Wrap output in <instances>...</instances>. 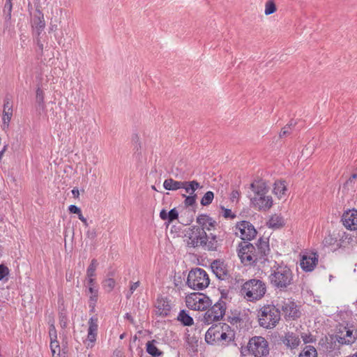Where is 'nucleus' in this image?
Segmentation results:
<instances>
[{
  "instance_id": "1",
  "label": "nucleus",
  "mask_w": 357,
  "mask_h": 357,
  "mask_svg": "<svg viewBox=\"0 0 357 357\" xmlns=\"http://www.w3.org/2000/svg\"><path fill=\"white\" fill-rule=\"evenodd\" d=\"M269 252L268 241L260 238L256 247L248 241L239 243L238 255L245 266L252 265L262 259Z\"/></svg>"
},
{
  "instance_id": "2",
  "label": "nucleus",
  "mask_w": 357,
  "mask_h": 357,
  "mask_svg": "<svg viewBox=\"0 0 357 357\" xmlns=\"http://www.w3.org/2000/svg\"><path fill=\"white\" fill-rule=\"evenodd\" d=\"M254 195L250 198L251 205L259 211H267L273 206V199L268 195V187L266 182L259 180L250 184Z\"/></svg>"
},
{
  "instance_id": "3",
  "label": "nucleus",
  "mask_w": 357,
  "mask_h": 357,
  "mask_svg": "<svg viewBox=\"0 0 357 357\" xmlns=\"http://www.w3.org/2000/svg\"><path fill=\"white\" fill-rule=\"evenodd\" d=\"M271 283L278 288H286L292 281V273L287 266H275L269 276Z\"/></svg>"
},
{
  "instance_id": "4",
  "label": "nucleus",
  "mask_w": 357,
  "mask_h": 357,
  "mask_svg": "<svg viewBox=\"0 0 357 357\" xmlns=\"http://www.w3.org/2000/svg\"><path fill=\"white\" fill-rule=\"evenodd\" d=\"M241 293L250 301L259 300L266 293V285L261 280H250L243 285Z\"/></svg>"
},
{
  "instance_id": "5",
  "label": "nucleus",
  "mask_w": 357,
  "mask_h": 357,
  "mask_svg": "<svg viewBox=\"0 0 357 357\" xmlns=\"http://www.w3.org/2000/svg\"><path fill=\"white\" fill-rule=\"evenodd\" d=\"M280 319V312L275 306L263 307L259 314V322L261 326L272 328Z\"/></svg>"
},
{
  "instance_id": "6",
  "label": "nucleus",
  "mask_w": 357,
  "mask_h": 357,
  "mask_svg": "<svg viewBox=\"0 0 357 357\" xmlns=\"http://www.w3.org/2000/svg\"><path fill=\"white\" fill-rule=\"evenodd\" d=\"M210 280L206 272L202 268H195L189 272L187 284L195 290H202L209 284Z\"/></svg>"
},
{
  "instance_id": "7",
  "label": "nucleus",
  "mask_w": 357,
  "mask_h": 357,
  "mask_svg": "<svg viewBox=\"0 0 357 357\" xmlns=\"http://www.w3.org/2000/svg\"><path fill=\"white\" fill-rule=\"evenodd\" d=\"M248 349L255 357H266L269 354L268 343L263 336H253L250 338Z\"/></svg>"
},
{
  "instance_id": "8",
  "label": "nucleus",
  "mask_w": 357,
  "mask_h": 357,
  "mask_svg": "<svg viewBox=\"0 0 357 357\" xmlns=\"http://www.w3.org/2000/svg\"><path fill=\"white\" fill-rule=\"evenodd\" d=\"M185 237L188 246L197 248L203 246L206 239L208 238V235L199 229V227L193 225L185 230Z\"/></svg>"
},
{
  "instance_id": "9",
  "label": "nucleus",
  "mask_w": 357,
  "mask_h": 357,
  "mask_svg": "<svg viewBox=\"0 0 357 357\" xmlns=\"http://www.w3.org/2000/svg\"><path fill=\"white\" fill-rule=\"evenodd\" d=\"M186 305L193 310H206L211 305V301L208 296L203 294L192 293L185 298Z\"/></svg>"
},
{
  "instance_id": "10",
  "label": "nucleus",
  "mask_w": 357,
  "mask_h": 357,
  "mask_svg": "<svg viewBox=\"0 0 357 357\" xmlns=\"http://www.w3.org/2000/svg\"><path fill=\"white\" fill-rule=\"evenodd\" d=\"M163 187L167 190H177L183 188L185 192H192L195 187L202 188L200 184L195 180L191 181H178L173 178L165 179Z\"/></svg>"
},
{
  "instance_id": "11",
  "label": "nucleus",
  "mask_w": 357,
  "mask_h": 357,
  "mask_svg": "<svg viewBox=\"0 0 357 357\" xmlns=\"http://www.w3.org/2000/svg\"><path fill=\"white\" fill-rule=\"evenodd\" d=\"M226 306L223 301L217 302L204 314V321L210 324L214 321H218L222 318L225 313Z\"/></svg>"
},
{
  "instance_id": "12",
  "label": "nucleus",
  "mask_w": 357,
  "mask_h": 357,
  "mask_svg": "<svg viewBox=\"0 0 357 357\" xmlns=\"http://www.w3.org/2000/svg\"><path fill=\"white\" fill-rule=\"evenodd\" d=\"M240 233L243 241H250L257 235V230L254 226L248 221H241L236 225V234Z\"/></svg>"
},
{
  "instance_id": "13",
  "label": "nucleus",
  "mask_w": 357,
  "mask_h": 357,
  "mask_svg": "<svg viewBox=\"0 0 357 357\" xmlns=\"http://www.w3.org/2000/svg\"><path fill=\"white\" fill-rule=\"evenodd\" d=\"M66 13V10L60 7H52L50 12V31L55 32L58 30L59 25L61 23V20Z\"/></svg>"
},
{
  "instance_id": "14",
  "label": "nucleus",
  "mask_w": 357,
  "mask_h": 357,
  "mask_svg": "<svg viewBox=\"0 0 357 357\" xmlns=\"http://www.w3.org/2000/svg\"><path fill=\"white\" fill-rule=\"evenodd\" d=\"M278 305L281 307L282 312L287 318L294 319L301 315L297 305L290 300H285L282 301V304H278Z\"/></svg>"
},
{
  "instance_id": "15",
  "label": "nucleus",
  "mask_w": 357,
  "mask_h": 357,
  "mask_svg": "<svg viewBox=\"0 0 357 357\" xmlns=\"http://www.w3.org/2000/svg\"><path fill=\"white\" fill-rule=\"evenodd\" d=\"M342 221L346 228L350 230L357 229V210H349L343 213Z\"/></svg>"
},
{
  "instance_id": "16",
  "label": "nucleus",
  "mask_w": 357,
  "mask_h": 357,
  "mask_svg": "<svg viewBox=\"0 0 357 357\" xmlns=\"http://www.w3.org/2000/svg\"><path fill=\"white\" fill-rule=\"evenodd\" d=\"M197 227H199V229L206 233L211 230L215 229L216 227V222L211 218L206 215H200L197 218L196 220Z\"/></svg>"
},
{
  "instance_id": "17",
  "label": "nucleus",
  "mask_w": 357,
  "mask_h": 357,
  "mask_svg": "<svg viewBox=\"0 0 357 357\" xmlns=\"http://www.w3.org/2000/svg\"><path fill=\"white\" fill-rule=\"evenodd\" d=\"M211 266L213 273L220 280H225L228 278L229 271L227 265L223 261L215 260Z\"/></svg>"
},
{
  "instance_id": "18",
  "label": "nucleus",
  "mask_w": 357,
  "mask_h": 357,
  "mask_svg": "<svg viewBox=\"0 0 357 357\" xmlns=\"http://www.w3.org/2000/svg\"><path fill=\"white\" fill-rule=\"evenodd\" d=\"M54 343H56L57 348L59 351H58L59 357H66V354L68 353V342L66 336H54V338H51L50 342V349H52V347Z\"/></svg>"
},
{
  "instance_id": "19",
  "label": "nucleus",
  "mask_w": 357,
  "mask_h": 357,
  "mask_svg": "<svg viewBox=\"0 0 357 357\" xmlns=\"http://www.w3.org/2000/svg\"><path fill=\"white\" fill-rule=\"evenodd\" d=\"M318 262V257L314 253L310 255H304L301 260L300 266L306 272L312 271Z\"/></svg>"
},
{
  "instance_id": "20",
  "label": "nucleus",
  "mask_w": 357,
  "mask_h": 357,
  "mask_svg": "<svg viewBox=\"0 0 357 357\" xmlns=\"http://www.w3.org/2000/svg\"><path fill=\"white\" fill-rule=\"evenodd\" d=\"M172 306L170 301L167 298L160 297L157 299L155 303V313L160 316H167Z\"/></svg>"
},
{
  "instance_id": "21",
  "label": "nucleus",
  "mask_w": 357,
  "mask_h": 357,
  "mask_svg": "<svg viewBox=\"0 0 357 357\" xmlns=\"http://www.w3.org/2000/svg\"><path fill=\"white\" fill-rule=\"evenodd\" d=\"M13 116V105L8 98L4 100L3 109V129H8Z\"/></svg>"
},
{
  "instance_id": "22",
  "label": "nucleus",
  "mask_w": 357,
  "mask_h": 357,
  "mask_svg": "<svg viewBox=\"0 0 357 357\" xmlns=\"http://www.w3.org/2000/svg\"><path fill=\"white\" fill-rule=\"evenodd\" d=\"M337 336H324L319 340L321 347L328 351L337 349V344L335 338Z\"/></svg>"
},
{
  "instance_id": "23",
  "label": "nucleus",
  "mask_w": 357,
  "mask_h": 357,
  "mask_svg": "<svg viewBox=\"0 0 357 357\" xmlns=\"http://www.w3.org/2000/svg\"><path fill=\"white\" fill-rule=\"evenodd\" d=\"M205 342L208 344L214 345V344H224V341L228 340L229 342L234 341V336H218L215 338V336H204Z\"/></svg>"
},
{
  "instance_id": "24",
  "label": "nucleus",
  "mask_w": 357,
  "mask_h": 357,
  "mask_svg": "<svg viewBox=\"0 0 357 357\" xmlns=\"http://www.w3.org/2000/svg\"><path fill=\"white\" fill-rule=\"evenodd\" d=\"M287 190L285 181H277L274 183L273 192L279 199L284 198Z\"/></svg>"
},
{
  "instance_id": "25",
  "label": "nucleus",
  "mask_w": 357,
  "mask_h": 357,
  "mask_svg": "<svg viewBox=\"0 0 357 357\" xmlns=\"http://www.w3.org/2000/svg\"><path fill=\"white\" fill-rule=\"evenodd\" d=\"M202 247H206L208 250L215 251L219 247L218 238L216 235L210 234L208 235V238L203 244Z\"/></svg>"
},
{
  "instance_id": "26",
  "label": "nucleus",
  "mask_w": 357,
  "mask_h": 357,
  "mask_svg": "<svg viewBox=\"0 0 357 357\" xmlns=\"http://www.w3.org/2000/svg\"><path fill=\"white\" fill-rule=\"evenodd\" d=\"M73 40V38L69 35L66 29H63L60 35L57 37V43L62 47H67L68 45H71V41Z\"/></svg>"
},
{
  "instance_id": "27",
  "label": "nucleus",
  "mask_w": 357,
  "mask_h": 357,
  "mask_svg": "<svg viewBox=\"0 0 357 357\" xmlns=\"http://www.w3.org/2000/svg\"><path fill=\"white\" fill-rule=\"evenodd\" d=\"M268 227L272 229H279L282 227L284 225V218L280 215H273L267 222Z\"/></svg>"
},
{
  "instance_id": "28",
  "label": "nucleus",
  "mask_w": 357,
  "mask_h": 357,
  "mask_svg": "<svg viewBox=\"0 0 357 357\" xmlns=\"http://www.w3.org/2000/svg\"><path fill=\"white\" fill-rule=\"evenodd\" d=\"M37 13L33 18L32 26L38 31V34H40L45 26V22L43 14L40 10H37Z\"/></svg>"
},
{
  "instance_id": "29",
  "label": "nucleus",
  "mask_w": 357,
  "mask_h": 357,
  "mask_svg": "<svg viewBox=\"0 0 357 357\" xmlns=\"http://www.w3.org/2000/svg\"><path fill=\"white\" fill-rule=\"evenodd\" d=\"M283 343L291 349L296 348L301 341L298 336H284L282 340Z\"/></svg>"
},
{
  "instance_id": "30",
  "label": "nucleus",
  "mask_w": 357,
  "mask_h": 357,
  "mask_svg": "<svg viewBox=\"0 0 357 357\" xmlns=\"http://www.w3.org/2000/svg\"><path fill=\"white\" fill-rule=\"evenodd\" d=\"M199 188L195 187V189L192 192H186L188 195H183V197H185L184 204L185 206H194L196 203V199L197 198V195L195 193V191Z\"/></svg>"
},
{
  "instance_id": "31",
  "label": "nucleus",
  "mask_w": 357,
  "mask_h": 357,
  "mask_svg": "<svg viewBox=\"0 0 357 357\" xmlns=\"http://www.w3.org/2000/svg\"><path fill=\"white\" fill-rule=\"evenodd\" d=\"M187 342L192 351H196L202 344V338L199 336H188Z\"/></svg>"
},
{
  "instance_id": "32",
  "label": "nucleus",
  "mask_w": 357,
  "mask_h": 357,
  "mask_svg": "<svg viewBox=\"0 0 357 357\" xmlns=\"http://www.w3.org/2000/svg\"><path fill=\"white\" fill-rule=\"evenodd\" d=\"M335 340L337 342V349H338L340 345H343V344L351 345V344H352L356 341V337L355 336H337V337H335Z\"/></svg>"
},
{
  "instance_id": "33",
  "label": "nucleus",
  "mask_w": 357,
  "mask_h": 357,
  "mask_svg": "<svg viewBox=\"0 0 357 357\" xmlns=\"http://www.w3.org/2000/svg\"><path fill=\"white\" fill-rule=\"evenodd\" d=\"M155 343V340L149 341L146 343V351L153 357H157L162 354V352L156 347Z\"/></svg>"
},
{
  "instance_id": "34",
  "label": "nucleus",
  "mask_w": 357,
  "mask_h": 357,
  "mask_svg": "<svg viewBox=\"0 0 357 357\" xmlns=\"http://www.w3.org/2000/svg\"><path fill=\"white\" fill-rule=\"evenodd\" d=\"M178 320L185 326H191L193 324L192 318L185 310H181L178 315Z\"/></svg>"
},
{
  "instance_id": "35",
  "label": "nucleus",
  "mask_w": 357,
  "mask_h": 357,
  "mask_svg": "<svg viewBox=\"0 0 357 357\" xmlns=\"http://www.w3.org/2000/svg\"><path fill=\"white\" fill-rule=\"evenodd\" d=\"M299 357H317V352L312 346H306L300 354Z\"/></svg>"
},
{
  "instance_id": "36",
  "label": "nucleus",
  "mask_w": 357,
  "mask_h": 357,
  "mask_svg": "<svg viewBox=\"0 0 357 357\" xmlns=\"http://www.w3.org/2000/svg\"><path fill=\"white\" fill-rule=\"evenodd\" d=\"M277 10L275 3L273 0H268L265 3L264 14L270 15Z\"/></svg>"
},
{
  "instance_id": "37",
  "label": "nucleus",
  "mask_w": 357,
  "mask_h": 357,
  "mask_svg": "<svg viewBox=\"0 0 357 357\" xmlns=\"http://www.w3.org/2000/svg\"><path fill=\"white\" fill-rule=\"evenodd\" d=\"M98 264L96 259H93L91 260L90 265L86 270V278H94L96 276V271Z\"/></svg>"
},
{
  "instance_id": "38",
  "label": "nucleus",
  "mask_w": 357,
  "mask_h": 357,
  "mask_svg": "<svg viewBox=\"0 0 357 357\" xmlns=\"http://www.w3.org/2000/svg\"><path fill=\"white\" fill-rule=\"evenodd\" d=\"M89 293L90 294V296H89L90 305H92V307H93L95 305V303H96V301L98 300V291L97 289H95L93 287H89Z\"/></svg>"
},
{
  "instance_id": "39",
  "label": "nucleus",
  "mask_w": 357,
  "mask_h": 357,
  "mask_svg": "<svg viewBox=\"0 0 357 357\" xmlns=\"http://www.w3.org/2000/svg\"><path fill=\"white\" fill-rule=\"evenodd\" d=\"M214 198V194L211 191H208L204 194V195L202 197L201 199V204L202 206H208L213 202Z\"/></svg>"
},
{
  "instance_id": "40",
  "label": "nucleus",
  "mask_w": 357,
  "mask_h": 357,
  "mask_svg": "<svg viewBox=\"0 0 357 357\" xmlns=\"http://www.w3.org/2000/svg\"><path fill=\"white\" fill-rule=\"evenodd\" d=\"M98 330L97 319L94 320L91 319L89 321V327L88 330V335H94L93 333Z\"/></svg>"
},
{
  "instance_id": "41",
  "label": "nucleus",
  "mask_w": 357,
  "mask_h": 357,
  "mask_svg": "<svg viewBox=\"0 0 357 357\" xmlns=\"http://www.w3.org/2000/svg\"><path fill=\"white\" fill-rule=\"evenodd\" d=\"M36 100L38 105H43L44 104V92L39 87L36 90Z\"/></svg>"
},
{
  "instance_id": "42",
  "label": "nucleus",
  "mask_w": 357,
  "mask_h": 357,
  "mask_svg": "<svg viewBox=\"0 0 357 357\" xmlns=\"http://www.w3.org/2000/svg\"><path fill=\"white\" fill-rule=\"evenodd\" d=\"M231 326H230L229 325L225 324V323H219V324H216V328L221 329L220 335H227V333L231 329Z\"/></svg>"
},
{
  "instance_id": "43",
  "label": "nucleus",
  "mask_w": 357,
  "mask_h": 357,
  "mask_svg": "<svg viewBox=\"0 0 357 357\" xmlns=\"http://www.w3.org/2000/svg\"><path fill=\"white\" fill-rule=\"evenodd\" d=\"M115 280L112 278H107L104 281V286L108 289L109 291H111L115 286Z\"/></svg>"
},
{
  "instance_id": "44",
  "label": "nucleus",
  "mask_w": 357,
  "mask_h": 357,
  "mask_svg": "<svg viewBox=\"0 0 357 357\" xmlns=\"http://www.w3.org/2000/svg\"><path fill=\"white\" fill-rule=\"evenodd\" d=\"M337 330L338 333H346V335H352L354 331L351 330L350 328H348L347 326L340 324L338 326H337Z\"/></svg>"
},
{
  "instance_id": "45",
  "label": "nucleus",
  "mask_w": 357,
  "mask_h": 357,
  "mask_svg": "<svg viewBox=\"0 0 357 357\" xmlns=\"http://www.w3.org/2000/svg\"><path fill=\"white\" fill-rule=\"evenodd\" d=\"M178 217V213L176 208L172 209L168 212V222H172L174 220H176Z\"/></svg>"
},
{
  "instance_id": "46",
  "label": "nucleus",
  "mask_w": 357,
  "mask_h": 357,
  "mask_svg": "<svg viewBox=\"0 0 357 357\" xmlns=\"http://www.w3.org/2000/svg\"><path fill=\"white\" fill-rule=\"evenodd\" d=\"M291 123L284 126L280 132V137H283L289 135L291 131Z\"/></svg>"
},
{
  "instance_id": "47",
  "label": "nucleus",
  "mask_w": 357,
  "mask_h": 357,
  "mask_svg": "<svg viewBox=\"0 0 357 357\" xmlns=\"http://www.w3.org/2000/svg\"><path fill=\"white\" fill-rule=\"evenodd\" d=\"M96 340V336H87L83 342L87 348H91L93 347Z\"/></svg>"
},
{
  "instance_id": "48",
  "label": "nucleus",
  "mask_w": 357,
  "mask_h": 357,
  "mask_svg": "<svg viewBox=\"0 0 357 357\" xmlns=\"http://www.w3.org/2000/svg\"><path fill=\"white\" fill-rule=\"evenodd\" d=\"M4 10H8L7 17L8 20L11 18V11H12V3L11 0H6L4 6Z\"/></svg>"
},
{
  "instance_id": "49",
  "label": "nucleus",
  "mask_w": 357,
  "mask_h": 357,
  "mask_svg": "<svg viewBox=\"0 0 357 357\" xmlns=\"http://www.w3.org/2000/svg\"><path fill=\"white\" fill-rule=\"evenodd\" d=\"M221 334V329H217L216 328V324L210 328L207 332L206 333V335H217Z\"/></svg>"
},
{
  "instance_id": "50",
  "label": "nucleus",
  "mask_w": 357,
  "mask_h": 357,
  "mask_svg": "<svg viewBox=\"0 0 357 357\" xmlns=\"http://www.w3.org/2000/svg\"><path fill=\"white\" fill-rule=\"evenodd\" d=\"M8 274V268L4 265H0V280Z\"/></svg>"
},
{
  "instance_id": "51",
  "label": "nucleus",
  "mask_w": 357,
  "mask_h": 357,
  "mask_svg": "<svg viewBox=\"0 0 357 357\" xmlns=\"http://www.w3.org/2000/svg\"><path fill=\"white\" fill-rule=\"evenodd\" d=\"M241 322V319L238 317H233L230 320V324H231V327L233 328L231 329V331L235 333L236 331L234 329L235 325H236L238 323ZM236 328H237V326H236Z\"/></svg>"
},
{
  "instance_id": "52",
  "label": "nucleus",
  "mask_w": 357,
  "mask_h": 357,
  "mask_svg": "<svg viewBox=\"0 0 357 357\" xmlns=\"http://www.w3.org/2000/svg\"><path fill=\"white\" fill-rule=\"evenodd\" d=\"M86 236L91 240L95 239L97 236L96 231L95 229L88 230L86 231Z\"/></svg>"
},
{
  "instance_id": "53",
  "label": "nucleus",
  "mask_w": 357,
  "mask_h": 357,
  "mask_svg": "<svg viewBox=\"0 0 357 357\" xmlns=\"http://www.w3.org/2000/svg\"><path fill=\"white\" fill-rule=\"evenodd\" d=\"M68 210H69L70 213H75V214L80 213V211H81L80 208L75 205H70L68 207Z\"/></svg>"
},
{
  "instance_id": "54",
  "label": "nucleus",
  "mask_w": 357,
  "mask_h": 357,
  "mask_svg": "<svg viewBox=\"0 0 357 357\" xmlns=\"http://www.w3.org/2000/svg\"><path fill=\"white\" fill-rule=\"evenodd\" d=\"M222 209L224 211L223 216L225 218H234V215H232L231 211L230 209L225 208L224 207H222Z\"/></svg>"
},
{
  "instance_id": "55",
  "label": "nucleus",
  "mask_w": 357,
  "mask_h": 357,
  "mask_svg": "<svg viewBox=\"0 0 357 357\" xmlns=\"http://www.w3.org/2000/svg\"><path fill=\"white\" fill-rule=\"evenodd\" d=\"M160 217L163 220H168V213L166 210L162 209L160 213Z\"/></svg>"
},
{
  "instance_id": "56",
  "label": "nucleus",
  "mask_w": 357,
  "mask_h": 357,
  "mask_svg": "<svg viewBox=\"0 0 357 357\" xmlns=\"http://www.w3.org/2000/svg\"><path fill=\"white\" fill-rule=\"evenodd\" d=\"M139 286V282H134L133 284H131L130 286V294H132L134 291L138 288Z\"/></svg>"
},
{
  "instance_id": "57",
  "label": "nucleus",
  "mask_w": 357,
  "mask_h": 357,
  "mask_svg": "<svg viewBox=\"0 0 357 357\" xmlns=\"http://www.w3.org/2000/svg\"><path fill=\"white\" fill-rule=\"evenodd\" d=\"M239 197V192L238 190H233L231 195V199L232 202L234 201V199H238Z\"/></svg>"
},
{
  "instance_id": "58",
  "label": "nucleus",
  "mask_w": 357,
  "mask_h": 357,
  "mask_svg": "<svg viewBox=\"0 0 357 357\" xmlns=\"http://www.w3.org/2000/svg\"><path fill=\"white\" fill-rule=\"evenodd\" d=\"M88 287H93L95 284V279L93 278H86Z\"/></svg>"
},
{
  "instance_id": "59",
  "label": "nucleus",
  "mask_w": 357,
  "mask_h": 357,
  "mask_svg": "<svg viewBox=\"0 0 357 357\" xmlns=\"http://www.w3.org/2000/svg\"><path fill=\"white\" fill-rule=\"evenodd\" d=\"M78 218L84 224L86 227L88 226V222L86 219L82 215V212L80 211V213H78Z\"/></svg>"
},
{
  "instance_id": "60",
  "label": "nucleus",
  "mask_w": 357,
  "mask_h": 357,
  "mask_svg": "<svg viewBox=\"0 0 357 357\" xmlns=\"http://www.w3.org/2000/svg\"><path fill=\"white\" fill-rule=\"evenodd\" d=\"M303 341L305 343H308V342H312L314 340L312 338V336L307 335V336H303Z\"/></svg>"
},
{
  "instance_id": "61",
  "label": "nucleus",
  "mask_w": 357,
  "mask_h": 357,
  "mask_svg": "<svg viewBox=\"0 0 357 357\" xmlns=\"http://www.w3.org/2000/svg\"><path fill=\"white\" fill-rule=\"evenodd\" d=\"M357 178V174H354L346 182V185H349L351 184L352 182H353V180L354 179H356Z\"/></svg>"
},
{
  "instance_id": "62",
  "label": "nucleus",
  "mask_w": 357,
  "mask_h": 357,
  "mask_svg": "<svg viewBox=\"0 0 357 357\" xmlns=\"http://www.w3.org/2000/svg\"><path fill=\"white\" fill-rule=\"evenodd\" d=\"M312 149H313L312 148L310 149V147L306 146L303 151L306 152L307 155H310L312 152ZM303 153H304V152H303Z\"/></svg>"
},
{
  "instance_id": "63",
  "label": "nucleus",
  "mask_w": 357,
  "mask_h": 357,
  "mask_svg": "<svg viewBox=\"0 0 357 357\" xmlns=\"http://www.w3.org/2000/svg\"><path fill=\"white\" fill-rule=\"evenodd\" d=\"M72 193H73V195H74L75 197H79V190L77 189L74 188L72 190Z\"/></svg>"
},
{
  "instance_id": "64",
  "label": "nucleus",
  "mask_w": 357,
  "mask_h": 357,
  "mask_svg": "<svg viewBox=\"0 0 357 357\" xmlns=\"http://www.w3.org/2000/svg\"><path fill=\"white\" fill-rule=\"evenodd\" d=\"M7 146H8L7 145L4 146L3 150L0 151V160H1V158L7 149Z\"/></svg>"
}]
</instances>
